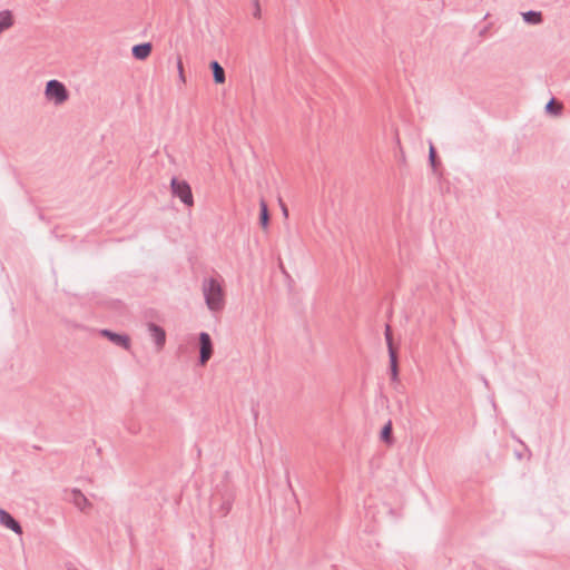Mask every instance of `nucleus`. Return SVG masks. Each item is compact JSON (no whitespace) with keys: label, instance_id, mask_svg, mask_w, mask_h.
<instances>
[{"label":"nucleus","instance_id":"nucleus-1","mask_svg":"<svg viewBox=\"0 0 570 570\" xmlns=\"http://www.w3.org/2000/svg\"><path fill=\"white\" fill-rule=\"evenodd\" d=\"M203 294L207 307L212 312L222 311L225 306V296L222 284L217 278L209 277L203 281Z\"/></svg>","mask_w":570,"mask_h":570},{"label":"nucleus","instance_id":"nucleus-2","mask_svg":"<svg viewBox=\"0 0 570 570\" xmlns=\"http://www.w3.org/2000/svg\"><path fill=\"white\" fill-rule=\"evenodd\" d=\"M46 98L53 101L55 105H61L69 98V91L66 86L56 79H51L46 83Z\"/></svg>","mask_w":570,"mask_h":570},{"label":"nucleus","instance_id":"nucleus-3","mask_svg":"<svg viewBox=\"0 0 570 570\" xmlns=\"http://www.w3.org/2000/svg\"><path fill=\"white\" fill-rule=\"evenodd\" d=\"M170 189L173 196L179 198L184 205L188 207L194 205L191 187L186 180L173 177L170 179Z\"/></svg>","mask_w":570,"mask_h":570},{"label":"nucleus","instance_id":"nucleus-4","mask_svg":"<svg viewBox=\"0 0 570 570\" xmlns=\"http://www.w3.org/2000/svg\"><path fill=\"white\" fill-rule=\"evenodd\" d=\"M385 341L387 344L389 358H390V376L392 382L399 381V362H397V352L393 346V338L391 327L386 325L385 327Z\"/></svg>","mask_w":570,"mask_h":570},{"label":"nucleus","instance_id":"nucleus-5","mask_svg":"<svg viewBox=\"0 0 570 570\" xmlns=\"http://www.w3.org/2000/svg\"><path fill=\"white\" fill-rule=\"evenodd\" d=\"M199 364L205 365L213 355L214 346L212 337L207 332H200L199 336Z\"/></svg>","mask_w":570,"mask_h":570},{"label":"nucleus","instance_id":"nucleus-6","mask_svg":"<svg viewBox=\"0 0 570 570\" xmlns=\"http://www.w3.org/2000/svg\"><path fill=\"white\" fill-rule=\"evenodd\" d=\"M66 500L71 502L82 512H86L89 508H91V503L79 489H72L71 491L66 492Z\"/></svg>","mask_w":570,"mask_h":570},{"label":"nucleus","instance_id":"nucleus-7","mask_svg":"<svg viewBox=\"0 0 570 570\" xmlns=\"http://www.w3.org/2000/svg\"><path fill=\"white\" fill-rule=\"evenodd\" d=\"M100 334L117 346H120L125 350H129L130 347V338L127 334L116 333L108 328L101 330Z\"/></svg>","mask_w":570,"mask_h":570},{"label":"nucleus","instance_id":"nucleus-8","mask_svg":"<svg viewBox=\"0 0 570 570\" xmlns=\"http://www.w3.org/2000/svg\"><path fill=\"white\" fill-rule=\"evenodd\" d=\"M0 523L17 534L22 533V527L8 511L0 508Z\"/></svg>","mask_w":570,"mask_h":570},{"label":"nucleus","instance_id":"nucleus-9","mask_svg":"<svg viewBox=\"0 0 570 570\" xmlns=\"http://www.w3.org/2000/svg\"><path fill=\"white\" fill-rule=\"evenodd\" d=\"M148 331L158 348H163L166 343L165 330L156 323H148Z\"/></svg>","mask_w":570,"mask_h":570},{"label":"nucleus","instance_id":"nucleus-10","mask_svg":"<svg viewBox=\"0 0 570 570\" xmlns=\"http://www.w3.org/2000/svg\"><path fill=\"white\" fill-rule=\"evenodd\" d=\"M151 50L153 46L150 42L137 43L132 46L131 55L137 60H145L150 56Z\"/></svg>","mask_w":570,"mask_h":570},{"label":"nucleus","instance_id":"nucleus-11","mask_svg":"<svg viewBox=\"0 0 570 570\" xmlns=\"http://www.w3.org/2000/svg\"><path fill=\"white\" fill-rule=\"evenodd\" d=\"M209 68L213 72L214 82L217 85L224 83L226 80L225 70L217 60H213L209 63Z\"/></svg>","mask_w":570,"mask_h":570},{"label":"nucleus","instance_id":"nucleus-12","mask_svg":"<svg viewBox=\"0 0 570 570\" xmlns=\"http://www.w3.org/2000/svg\"><path fill=\"white\" fill-rule=\"evenodd\" d=\"M233 502L234 495L232 493H226L225 495H223L222 503L218 508V513L220 514V517H226L230 512L233 508Z\"/></svg>","mask_w":570,"mask_h":570},{"label":"nucleus","instance_id":"nucleus-13","mask_svg":"<svg viewBox=\"0 0 570 570\" xmlns=\"http://www.w3.org/2000/svg\"><path fill=\"white\" fill-rule=\"evenodd\" d=\"M522 19L525 23L529 24H540L543 20L542 13L540 11L529 10L525 12H522Z\"/></svg>","mask_w":570,"mask_h":570},{"label":"nucleus","instance_id":"nucleus-14","mask_svg":"<svg viewBox=\"0 0 570 570\" xmlns=\"http://www.w3.org/2000/svg\"><path fill=\"white\" fill-rule=\"evenodd\" d=\"M269 212L265 200H261L259 203V225L263 228H267L269 225Z\"/></svg>","mask_w":570,"mask_h":570},{"label":"nucleus","instance_id":"nucleus-15","mask_svg":"<svg viewBox=\"0 0 570 570\" xmlns=\"http://www.w3.org/2000/svg\"><path fill=\"white\" fill-rule=\"evenodd\" d=\"M380 439L386 444L393 443V428L391 421L384 424V426L381 429Z\"/></svg>","mask_w":570,"mask_h":570},{"label":"nucleus","instance_id":"nucleus-16","mask_svg":"<svg viewBox=\"0 0 570 570\" xmlns=\"http://www.w3.org/2000/svg\"><path fill=\"white\" fill-rule=\"evenodd\" d=\"M13 24V18L9 10L0 12V33Z\"/></svg>","mask_w":570,"mask_h":570},{"label":"nucleus","instance_id":"nucleus-17","mask_svg":"<svg viewBox=\"0 0 570 570\" xmlns=\"http://www.w3.org/2000/svg\"><path fill=\"white\" fill-rule=\"evenodd\" d=\"M544 110H546L548 114H550V115L559 116V115H561V112H562V106H561V105H559V104H557V102H556V100H554V98H551V99L547 102V105H546V107H544Z\"/></svg>","mask_w":570,"mask_h":570},{"label":"nucleus","instance_id":"nucleus-18","mask_svg":"<svg viewBox=\"0 0 570 570\" xmlns=\"http://www.w3.org/2000/svg\"><path fill=\"white\" fill-rule=\"evenodd\" d=\"M429 160H430L431 166L435 167L436 150L432 145L430 146V150H429Z\"/></svg>","mask_w":570,"mask_h":570},{"label":"nucleus","instance_id":"nucleus-19","mask_svg":"<svg viewBox=\"0 0 570 570\" xmlns=\"http://www.w3.org/2000/svg\"><path fill=\"white\" fill-rule=\"evenodd\" d=\"M253 3H254V12H253V16L255 18H261V7H259V1L258 0H253Z\"/></svg>","mask_w":570,"mask_h":570},{"label":"nucleus","instance_id":"nucleus-20","mask_svg":"<svg viewBox=\"0 0 570 570\" xmlns=\"http://www.w3.org/2000/svg\"><path fill=\"white\" fill-rule=\"evenodd\" d=\"M481 382L484 384L485 387L489 389V381L484 375H480Z\"/></svg>","mask_w":570,"mask_h":570},{"label":"nucleus","instance_id":"nucleus-21","mask_svg":"<svg viewBox=\"0 0 570 570\" xmlns=\"http://www.w3.org/2000/svg\"><path fill=\"white\" fill-rule=\"evenodd\" d=\"M177 68H178V72H180V70H184V68H183V61H181V59H180V58H178V60H177Z\"/></svg>","mask_w":570,"mask_h":570},{"label":"nucleus","instance_id":"nucleus-22","mask_svg":"<svg viewBox=\"0 0 570 570\" xmlns=\"http://www.w3.org/2000/svg\"><path fill=\"white\" fill-rule=\"evenodd\" d=\"M179 78H180V80H181L183 82H185V81H186V80H185V76H184V70H180V72H179Z\"/></svg>","mask_w":570,"mask_h":570},{"label":"nucleus","instance_id":"nucleus-23","mask_svg":"<svg viewBox=\"0 0 570 570\" xmlns=\"http://www.w3.org/2000/svg\"><path fill=\"white\" fill-rule=\"evenodd\" d=\"M487 31H488V27H484V28L480 31V36H484Z\"/></svg>","mask_w":570,"mask_h":570},{"label":"nucleus","instance_id":"nucleus-24","mask_svg":"<svg viewBox=\"0 0 570 570\" xmlns=\"http://www.w3.org/2000/svg\"><path fill=\"white\" fill-rule=\"evenodd\" d=\"M490 401H491V403H492V406L495 409V407H497V404H495L494 397H493V396H491V397H490Z\"/></svg>","mask_w":570,"mask_h":570},{"label":"nucleus","instance_id":"nucleus-25","mask_svg":"<svg viewBox=\"0 0 570 570\" xmlns=\"http://www.w3.org/2000/svg\"><path fill=\"white\" fill-rule=\"evenodd\" d=\"M282 209H283L284 215L287 216V208L285 206H283Z\"/></svg>","mask_w":570,"mask_h":570},{"label":"nucleus","instance_id":"nucleus-26","mask_svg":"<svg viewBox=\"0 0 570 570\" xmlns=\"http://www.w3.org/2000/svg\"><path fill=\"white\" fill-rule=\"evenodd\" d=\"M332 570H336L335 567H333Z\"/></svg>","mask_w":570,"mask_h":570}]
</instances>
